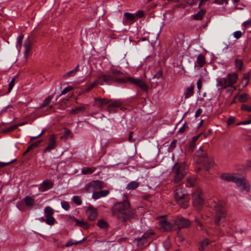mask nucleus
Wrapping results in <instances>:
<instances>
[{
	"label": "nucleus",
	"instance_id": "f257e3e1",
	"mask_svg": "<svg viewBox=\"0 0 251 251\" xmlns=\"http://www.w3.org/2000/svg\"><path fill=\"white\" fill-rule=\"evenodd\" d=\"M130 207V203L128 200L118 202L111 208L112 215L122 223L134 219L136 217L135 210L129 209Z\"/></svg>",
	"mask_w": 251,
	"mask_h": 251
},
{
	"label": "nucleus",
	"instance_id": "f03ea898",
	"mask_svg": "<svg viewBox=\"0 0 251 251\" xmlns=\"http://www.w3.org/2000/svg\"><path fill=\"white\" fill-rule=\"evenodd\" d=\"M221 177L226 181L234 182L241 188V191L249 192L250 190L251 186L249 182L245 177H239L238 174L225 173L221 175Z\"/></svg>",
	"mask_w": 251,
	"mask_h": 251
},
{
	"label": "nucleus",
	"instance_id": "7ed1b4c3",
	"mask_svg": "<svg viewBox=\"0 0 251 251\" xmlns=\"http://www.w3.org/2000/svg\"><path fill=\"white\" fill-rule=\"evenodd\" d=\"M210 206L213 208L215 215L214 216V223L217 226L220 225L224 222L226 217V211L225 208L221 203H217L214 200L210 199L209 201Z\"/></svg>",
	"mask_w": 251,
	"mask_h": 251
},
{
	"label": "nucleus",
	"instance_id": "20e7f679",
	"mask_svg": "<svg viewBox=\"0 0 251 251\" xmlns=\"http://www.w3.org/2000/svg\"><path fill=\"white\" fill-rule=\"evenodd\" d=\"M238 78V75L237 73L228 74L226 77L223 78L222 80L217 79L216 85L217 87L220 86L222 89L230 87L233 88L234 90H236V87L234 86V85L237 83Z\"/></svg>",
	"mask_w": 251,
	"mask_h": 251
},
{
	"label": "nucleus",
	"instance_id": "39448f33",
	"mask_svg": "<svg viewBox=\"0 0 251 251\" xmlns=\"http://www.w3.org/2000/svg\"><path fill=\"white\" fill-rule=\"evenodd\" d=\"M172 170L174 174V182L176 184L180 183L186 175L185 163L180 164L176 162L172 167Z\"/></svg>",
	"mask_w": 251,
	"mask_h": 251
},
{
	"label": "nucleus",
	"instance_id": "423d86ee",
	"mask_svg": "<svg viewBox=\"0 0 251 251\" xmlns=\"http://www.w3.org/2000/svg\"><path fill=\"white\" fill-rule=\"evenodd\" d=\"M154 235V231L149 229L146 231L141 237L134 239L133 242L136 243L138 248H143L148 245L149 241L151 239Z\"/></svg>",
	"mask_w": 251,
	"mask_h": 251
},
{
	"label": "nucleus",
	"instance_id": "0eeeda50",
	"mask_svg": "<svg viewBox=\"0 0 251 251\" xmlns=\"http://www.w3.org/2000/svg\"><path fill=\"white\" fill-rule=\"evenodd\" d=\"M193 203L197 210H200L204 203L202 193L200 189H196L192 194Z\"/></svg>",
	"mask_w": 251,
	"mask_h": 251
},
{
	"label": "nucleus",
	"instance_id": "6e6552de",
	"mask_svg": "<svg viewBox=\"0 0 251 251\" xmlns=\"http://www.w3.org/2000/svg\"><path fill=\"white\" fill-rule=\"evenodd\" d=\"M44 212L46 219L41 217L40 221L42 222H45L49 225H53L55 222V218L52 216L54 214L53 209L50 206H47L44 209Z\"/></svg>",
	"mask_w": 251,
	"mask_h": 251
},
{
	"label": "nucleus",
	"instance_id": "1a4fd4ad",
	"mask_svg": "<svg viewBox=\"0 0 251 251\" xmlns=\"http://www.w3.org/2000/svg\"><path fill=\"white\" fill-rule=\"evenodd\" d=\"M174 224L177 226V228L179 231L183 228H187L191 226V222L187 218H184L181 216H178L176 217L174 220Z\"/></svg>",
	"mask_w": 251,
	"mask_h": 251
},
{
	"label": "nucleus",
	"instance_id": "9d476101",
	"mask_svg": "<svg viewBox=\"0 0 251 251\" xmlns=\"http://www.w3.org/2000/svg\"><path fill=\"white\" fill-rule=\"evenodd\" d=\"M105 187L104 183L100 180H93L85 185V189L88 192L98 191Z\"/></svg>",
	"mask_w": 251,
	"mask_h": 251
},
{
	"label": "nucleus",
	"instance_id": "9b49d317",
	"mask_svg": "<svg viewBox=\"0 0 251 251\" xmlns=\"http://www.w3.org/2000/svg\"><path fill=\"white\" fill-rule=\"evenodd\" d=\"M127 80L130 84L139 87L144 92H147L149 90V86L141 78L128 77Z\"/></svg>",
	"mask_w": 251,
	"mask_h": 251
},
{
	"label": "nucleus",
	"instance_id": "f8f14e48",
	"mask_svg": "<svg viewBox=\"0 0 251 251\" xmlns=\"http://www.w3.org/2000/svg\"><path fill=\"white\" fill-rule=\"evenodd\" d=\"M127 80L130 84L139 87L144 92H147L149 90V86L141 78L128 77Z\"/></svg>",
	"mask_w": 251,
	"mask_h": 251
},
{
	"label": "nucleus",
	"instance_id": "ddd939ff",
	"mask_svg": "<svg viewBox=\"0 0 251 251\" xmlns=\"http://www.w3.org/2000/svg\"><path fill=\"white\" fill-rule=\"evenodd\" d=\"M208 157L207 152L202 148H200L196 151L194 159L196 163L198 164L204 162L205 159Z\"/></svg>",
	"mask_w": 251,
	"mask_h": 251
},
{
	"label": "nucleus",
	"instance_id": "4468645a",
	"mask_svg": "<svg viewBox=\"0 0 251 251\" xmlns=\"http://www.w3.org/2000/svg\"><path fill=\"white\" fill-rule=\"evenodd\" d=\"M56 139V136L54 134H50L49 136L48 144L44 149V152H50L56 148L57 146Z\"/></svg>",
	"mask_w": 251,
	"mask_h": 251
},
{
	"label": "nucleus",
	"instance_id": "2eb2a0df",
	"mask_svg": "<svg viewBox=\"0 0 251 251\" xmlns=\"http://www.w3.org/2000/svg\"><path fill=\"white\" fill-rule=\"evenodd\" d=\"M86 214L90 221H94L96 220L98 215V211L97 208L90 205L86 210Z\"/></svg>",
	"mask_w": 251,
	"mask_h": 251
},
{
	"label": "nucleus",
	"instance_id": "dca6fc26",
	"mask_svg": "<svg viewBox=\"0 0 251 251\" xmlns=\"http://www.w3.org/2000/svg\"><path fill=\"white\" fill-rule=\"evenodd\" d=\"M99 84H111L114 82V76L110 75H104L99 76L98 79Z\"/></svg>",
	"mask_w": 251,
	"mask_h": 251
},
{
	"label": "nucleus",
	"instance_id": "f3484780",
	"mask_svg": "<svg viewBox=\"0 0 251 251\" xmlns=\"http://www.w3.org/2000/svg\"><path fill=\"white\" fill-rule=\"evenodd\" d=\"M68 220L72 223L75 222L76 226L83 227L85 229H87L90 228V225L84 220H77L74 217H70L68 218Z\"/></svg>",
	"mask_w": 251,
	"mask_h": 251
},
{
	"label": "nucleus",
	"instance_id": "a211bd4d",
	"mask_svg": "<svg viewBox=\"0 0 251 251\" xmlns=\"http://www.w3.org/2000/svg\"><path fill=\"white\" fill-rule=\"evenodd\" d=\"M174 197L176 201L180 200L181 198H184L189 196L187 194L186 191L184 189L181 187H177L175 191Z\"/></svg>",
	"mask_w": 251,
	"mask_h": 251
},
{
	"label": "nucleus",
	"instance_id": "6ab92c4d",
	"mask_svg": "<svg viewBox=\"0 0 251 251\" xmlns=\"http://www.w3.org/2000/svg\"><path fill=\"white\" fill-rule=\"evenodd\" d=\"M109 193V191L107 190L95 191L93 193L92 198L94 200H98L100 198L107 196Z\"/></svg>",
	"mask_w": 251,
	"mask_h": 251
},
{
	"label": "nucleus",
	"instance_id": "aec40b11",
	"mask_svg": "<svg viewBox=\"0 0 251 251\" xmlns=\"http://www.w3.org/2000/svg\"><path fill=\"white\" fill-rule=\"evenodd\" d=\"M53 183L47 180H44L40 185V189L42 192L46 191L53 187Z\"/></svg>",
	"mask_w": 251,
	"mask_h": 251
},
{
	"label": "nucleus",
	"instance_id": "412c9836",
	"mask_svg": "<svg viewBox=\"0 0 251 251\" xmlns=\"http://www.w3.org/2000/svg\"><path fill=\"white\" fill-rule=\"evenodd\" d=\"M122 105V102L120 100H115L113 102H110L107 107V110L110 113L113 112V108L120 107Z\"/></svg>",
	"mask_w": 251,
	"mask_h": 251
},
{
	"label": "nucleus",
	"instance_id": "4be33fe9",
	"mask_svg": "<svg viewBox=\"0 0 251 251\" xmlns=\"http://www.w3.org/2000/svg\"><path fill=\"white\" fill-rule=\"evenodd\" d=\"M189 197L181 198L180 200L176 201L177 203L181 207L185 209L189 205Z\"/></svg>",
	"mask_w": 251,
	"mask_h": 251
},
{
	"label": "nucleus",
	"instance_id": "5701e85b",
	"mask_svg": "<svg viewBox=\"0 0 251 251\" xmlns=\"http://www.w3.org/2000/svg\"><path fill=\"white\" fill-rule=\"evenodd\" d=\"M201 164L205 167L206 170L208 171L210 167L214 166V161L212 157L208 156L205 159L204 162L201 163Z\"/></svg>",
	"mask_w": 251,
	"mask_h": 251
},
{
	"label": "nucleus",
	"instance_id": "b1692460",
	"mask_svg": "<svg viewBox=\"0 0 251 251\" xmlns=\"http://www.w3.org/2000/svg\"><path fill=\"white\" fill-rule=\"evenodd\" d=\"M194 88L195 86L193 85H191L189 87H188L185 89V91L184 93V98L185 99H188L191 96H192L194 94Z\"/></svg>",
	"mask_w": 251,
	"mask_h": 251
},
{
	"label": "nucleus",
	"instance_id": "393cba45",
	"mask_svg": "<svg viewBox=\"0 0 251 251\" xmlns=\"http://www.w3.org/2000/svg\"><path fill=\"white\" fill-rule=\"evenodd\" d=\"M198 66L201 68L203 67L206 64L205 57L202 54H200L198 56L196 60Z\"/></svg>",
	"mask_w": 251,
	"mask_h": 251
},
{
	"label": "nucleus",
	"instance_id": "a878e982",
	"mask_svg": "<svg viewBox=\"0 0 251 251\" xmlns=\"http://www.w3.org/2000/svg\"><path fill=\"white\" fill-rule=\"evenodd\" d=\"M95 100L96 102H98L100 107H102L104 105H108L109 103L112 101L111 100L105 99V98H95Z\"/></svg>",
	"mask_w": 251,
	"mask_h": 251
},
{
	"label": "nucleus",
	"instance_id": "bb28decb",
	"mask_svg": "<svg viewBox=\"0 0 251 251\" xmlns=\"http://www.w3.org/2000/svg\"><path fill=\"white\" fill-rule=\"evenodd\" d=\"M24 47L25 48L24 53L25 56L27 58L28 56V53L31 49V44L29 39H27L25 42Z\"/></svg>",
	"mask_w": 251,
	"mask_h": 251
},
{
	"label": "nucleus",
	"instance_id": "cd10ccee",
	"mask_svg": "<svg viewBox=\"0 0 251 251\" xmlns=\"http://www.w3.org/2000/svg\"><path fill=\"white\" fill-rule=\"evenodd\" d=\"M85 110L86 107L84 105H81L72 109L70 111V113L73 115H76L84 111Z\"/></svg>",
	"mask_w": 251,
	"mask_h": 251
},
{
	"label": "nucleus",
	"instance_id": "c85d7f7f",
	"mask_svg": "<svg viewBox=\"0 0 251 251\" xmlns=\"http://www.w3.org/2000/svg\"><path fill=\"white\" fill-rule=\"evenodd\" d=\"M53 99V95H50L48 97H47L42 103L40 104V106H39V108L42 109L47 106H49L51 100Z\"/></svg>",
	"mask_w": 251,
	"mask_h": 251
},
{
	"label": "nucleus",
	"instance_id": "c756f323",
	"mask_svg": "<svg viewBox=\"0 0 251 251\" xmlns=\"http://www.w3.org/2000/svg\"><path fill=\"white\" fill-rule=\"evenodd\" d=\"M160 225L161 226V227L163 228V229L165 231L171 230L172 228L171 224L166 220H163L160 221Z\"/></svg>",
	"mask_w": 251,
	"mask_h": 251
},
{
	"label": "nucleus",
	"instance_id": "7c9ffc66",
	"mask_svg": "<svg viewBox=\"0 0 251 251\" xmlns=\"http://www.w3.org/2000/svg\"><path fill=\"white\" fill-rule=\"evenodd\" d=\"M205 13V10L201 9L198 13L193 15V19L196 20H201Z\"/></svg>",
	"mask_w": 251,
	"mask_h": 251
},
{
	"label": "nucleus",
	"instance_id": "2f4dec72",
	"mask_svg": "<svg viewBox=\"0 0 251 251\" xmlns=\"http://www.w3.org/2000/svg\"><path fill=\"white\" fill-rule=\"evenodd\" d=\"M234 65L237 71L240 72L242 70L243 62L241 59H235L234 60Z\"/></svg>",
	"mask_w": 251,
	"mask_h": 251
},
{
	"label": "nucleus",
	"instance_id": "473e14b6",
	"mask_svg": "<svg viewBox=\"0 0 251 251\" xmlns=\"http://www.w3.org/2000/svg\"><path fill=\"white\" fill-rule=\"evenodd\" d=\"M140 183L137 181H133L129 182L127 186L126 189L127 190H134L136 189L139 186Z\"/></svg>",
	"mask_w": 251,
	"mask_h": 251
},
{
	"label": "nucleus",
	"instance_id": "72a5a7b5",
	"mask_svg": "<svg viewBox=\"0 0 251 251\" xmlns=\"http://www.w3.org/2000/svg\"><path fill=\"white\" fill-rule=\"evenodd\" d=\"M41 142V141H38L36 142V143H33V144H31L30 145H29L27 147V148L26 149L25 151L24 152V155L27 154L29 151H30L32 149L37 147L39 146V145L40 144Z\"/></svg>",
	"mask_w": 251,
	"mask_h": 251
},
{
	"label": "nucleus",
	"instance_id": "f704fd0d",
	"mask_svg": "<svg viewBox=\"0 0 251 251\" xmlns=\"http://www.w3.org/2000/svg\"><path fill=\"white\" fill-rule=\"evenodd\" d=\"M97 226L100 228L102 229L107 228L109 225L108 223L103 219H101L98 221Z\"/></svg>",
	"mask_w": 251,
	"mask_h": 251
},
{
	"label": "nucleus",
	"instance_id": "c9c22d12",
	"mask_svg": "<svg viewBox=\"0 0 251 251\" xmlns=\"http://www.w3.org/2000/svg\"><path fill=\"white\" fill-rule=\"evenodd\" d=\"M25 203L28 206H31L34 203V200L30 196H26L24 200Z\"/></svg>",
	"mask_w": 251,
	"mask_h": 251
},
{
	"label": "nucleus",
	"instance_id": "e433bc0d",
	"mask_svg": "<svg viewBox=\"0 0 251 251\" xmlns=\"http://www.w3.org/2000/svg\"><path fill=\"white\" fill-rule=\"evenodd\" d=\"M124 16L126 18V20L129 21L134 22L135 21V16L134 14L126 12L124 14Z\"/></svg>",
	"mask_w": 251,
	"mask_h": 251
},
{
	"label": "nucleus",
	"instance_id": "4c0bfd02",
	"mask_svg": "<svg viewBox=\"0 0 251 251\" xmlns=\"http://www.w3.org/2000/svg\"><path fill=\"white\" fill-rule=\"evenodd\" d=\"M95 170L94 168L89 167H84L82 169V173L84 175L91 174Z\"/></svg>",
	"mask_w": 251,
	"mask_h": 251
},
{
	"label": "nucleus",
	"instance_id": "58836bf2",
	"mask_svg": "<svg viewBox=\"0 0 251 251\" xmlns=\"http://www.w3.org/2000/svg\"><path fill=\"white\" fill-rule=\"evenodd\" d=\"M128 77L126 78H118L114 77V82H117L119 84H123L126 82H128V80H127Z\"/></svg>",
	"mask_w": 251,
	"mask_h": 251
},
{
	"label": "nucleus",
	"instance_id": "ea45409f",
	"mask_svg": "<svg viewBox=\"0 0 251 251\" xmlns=\"http://www.w3.org/2000/svg\"><path fill=\"white\" fill-rule=\"evenodd\" d=\"M251 74L250 73H244L243 74V81L246 80L245 87H246L249 83L250 79Z\"/></svg>",
	"mask_w": 251,
	"mask_h": 251
},
{
	"label": "nucleus",
	"instance_id": "a19ab883",
	"mask_svg": "<svg viewBox=\"0 0 251 251\" xmlns=\"http://www.w3.org/2000/svg\"><path fill=\"white\" fill-rule=\"evenodd\" d=\"M73 201L77 205H80L82 204V200L81 198L78 196H75L72 198Z\"/></svg>",
	"mask_w": 251,
	"mask_h": 251
},
{
	"label": "nucleus",
	"instance_id": "79ce46f5",
	"mask_svg": "<svg viewBox=\"0 0 251 251\" xmlns=\"http://www.w3.org/2000/svg\"><path fill=\"white\" fill-rule=\"evenodd\" d=\"M248 95L246 94H243L239 96V101L240 102H245L248 100Z\"/></svg>",
	"mask_w": 251,
	"mask_h": 251
},
{
	"label": "nucleus",
	"instance_id": "37998d69",
	"mask_svg": "<svg viewBox=\"0 0 251 251\" xmlns=\"http://www.w3.org/2000/svg\"><path fill=\"white\" fill-rule=\"evenodd\" d=\"M209 244V240L208 239H205L203 241L201 242V246L200 248H199V250H202L208 246V245Z\"/></svg>",
	"mask_w": 251,
	"mask_h": 251
},
{
	"label": "nucleus",
	"instance_id": "c03bdc74",
	"mask_svg": "<svg viewBox=\"0 0 251 251\" xmlns=\"http://www.w3.org/2000/svg\"><path fill=\"white\" fill-rule=\"evenodd\" d=\"M13 106L12 105H8L5 107H4L3 109H2L0 112V113L1 114L7 112V110L8 109H9V111L10 112H13V110L12 109H13Z\"/></svg>",
	"mask_w": 251,
	"mask_h": 251
},
{
	"label": "nucleus",
	"instance_id": "a18cd8bd",
	"mask_svg": "<svg viewBox=\"0 0 251 251\" xmlns=\"http://www.w3.org/2000/svg\"><path fill=\"white\" fill-rule=\"evenodd\" d=\"M85 239H86V238H84L82 240H80L79 241L75 242H73V240H70L66 244V246L69 247V246H72L75 244V245L81 243L82 241H84Z\"/></svg>",
	"mask_w": 251,
	"mask_h": 251
},
{
	"label": "nucleus",
	"instance_id": "49530a36",
	"mask_svg": "<svg viewBox=\"0 0 251 251\" xmlns=\"http://www.w3.org/2000/svg\"><path fill=\"white\" fill-rule=\"evenodd\" d=\"M110 71L112 74L115 75H117L118 76H120L123 75V73L122 72L114 68H111Z\"/></svg>",
	"mask_w": 251,
	"mask_h": 251
},
{
	"label": "nucleus",
	"instance_id": "de8ad7c7",
	"mask_svg": "<svg viewBox=\"0 0 251 251\" xmlns=\"http://www.w3.org/2000/svg\"><path fill=\"white\" fill-rule=\"evenodd\" d=\"M194 222L196 223L197 226L200 227L201 230H203L204 229L203 225L196 216L195 217Z\"/></svg>",
	"mask_w": 251,
	"mask_h": 251
},
{
	"label": "nucleus",
	"instance_id": "09e8293b",
	"mask_svg": "<svg viewBox=\"0 0 251 251\" xmlns=\"http://www.w3.org/2000/svg\"><path fill=\"white\" fill-rule=\"evenodd\" d=\"M241 109L243 111L251 112V106L246 104H242L241 106Z\"/></svg>",
	"mask_w": 251,
	"mask_h": 251
},
{
	"label": "nucleus",
	"instance_id": "8fccbe9b",
	"mask_svg": "<svg viewBox=\"0 0 251 251\" xmlns=\"http://www.w3.org/2000/svg\"><path fill=\"white\" fill-rule=\"evenodd\" d=\"M62 207L65 210L69 209L70 206L69 203L66 201H62L61 203Z\"/></svg>",
	"mask_w": 251,
	"mask_h": 251
},
{
	"label": "nucleus",
	"instance_id": "3c124183",
	"mask_svg": "<svg viewBox=\"0 0 251 251\" xmlns=\"http://www.w3.org/2000/svg\"><path fill=\"white\" fill-rule=\"evenodd\" d=\"M98 80H96L93 83L90 84L87 88H86V91H89L92 89L95 86H96L97 84H98Z\"/></svg>",
	"mask_w": 251,
	"mask_h": 251
},
{
	"label": "nucleus",
	"instance_id": "603ef678",
	"mask_svg": "<svg viewBox=\"0 0 251 251\" xmlns=\"http://www.w3.org/2000/svg\"><path fill=\"white\" fill-rule=\"evenodd\" d=\"M15 78H13L9 84L8 93H10L14 87Z\"/></svg>",
	"mask_w": 251,
	"mask_h": 251
},
{
	"label": "nucleus",
	"instance_id": "864d4df0",
	"mask_svg": "<svg viewBox=\"0 0 251 251\" xmlns=\"http://www.w3.org/2000/svg\"><path fill=\"white\" fill-rule=\"evenodd\" d=\"M235 121V118L232 117V116H230L227 121H226V124H227V126H230L232 124H233Z\"/></svg>",
	"mask_w": 251,
	"mask_h": 251
},
{
	"label": "nucleus",
	"instance_id": "5fc2aeb1",
	"mask_svg": "<svg viewBox=\"0 0 251 251\" xmlns=\"http://www.w3.org/2000/svg\"><path fill=\"white\" fill-rule=\"evenodd\" d=\"M73 87L70 86L65 87L61 92V95H65L73 89Z\"/></svg>",
	"mask_w": 251,
	"mask_h": 251
},
{
	"label": "nucleus",
	"instance_id": "6e6d98bb",
	"mask_svg": "<svg viewBox=\"0 0 251 251\" xmlns=\"http://www.w3.org/2000/svg\"><path fill=\"white\" fill-rule=\"evenodd\" d=\"M163 77V72L161 70L158 71L156 74L154 75V78H162Z\"/></svg>",
	"mask_w": 251,
	"mask_h": 251
},
{
	"label": "nucleus",
	"instance_id": "4d7b16f0",
	"mask_svg": "<svg viewBox=\"0 0 251 251\" xmlns=\"http://www.w3.org/2000/svg\"><path fill=\"white\" fill-rule=\"evenodd\" d=\"M144 15V12L143 10H139L135 13V17L138 18H142Z\"/></svg>",
	"mask_w": 251,
	"mask_h": 251
},
{
	"label": "nucleus",
	"instance_id": "13d9d810",
	"mask_svg": "<svg viewBox=\"0 0 251 251\" xmlns=\"http://www.w3.org/2000/svg\"><path fill=\"white\" fill-rule=\"evenodd\" d=\"M242 35V33L240 31H236L233 33V36L236 39H239Z\"/></svg>",
	"mask_w": 251,
	"mask_h": 251
},
{
	"label": "nucleus",
	"instance_id": "bf43d9fd",
	"mask_svg": "<svg viewBox=\"0 0 251 251\" xmlns=\"http://www.w3.org/2000/svg\"><path fill=\"white\" fill-rule=\"evenodd\" d=\"M177 141L176 139H174L172 142L171 143V144L169 146V149L170 150H174L176 147V144Z\"/></svg>",
	"mask_w": 251,
	"mask_h": 251
},
{
	"label": "nucleus",
	"instance_id": "052dcab7",
	"mask_svg": "<svg viewBox=\"0 0 251 251\" xmlns=\"http://www.w3.org/2000/svg\"><path fill=\"white\" fill-rule=\"evenodd\" d=\"M186 125V122H185L183 124V126L180 128H179V129L178 130V131H177L178 134H182L184 132V131L185 130Z\"/></svg>",
	"mask_w": 251,
	"mask_h": 251
},
{
	"label": "nucleus",
	"instance_id": "680f3d73",
	"mask_svg": "<svg viewBox=\"0 0 251 251\" xmlns=\"http://www.w3.org/2000/svg\"><path fill=\"white\" fill-rule=\"evenodd\" d=\"M15 160H16V159H14L10 162H6V163L0 162V168H2V167H5L6 165H9V164L12 163L13 162H14Z\"/></svg>",
	"mask_w": 251,
	"mask_h": 251
},
{
	"label": "nucleus",
	"instance_id": "e2e57ef3",
	"mask_svg": "<svg viewBox=\"0 0 251 251\" xmlns=\"http://www.w3.org/2000/svg\"><path fill=\"white\" fill-rule=\"evenodd\" d=\"M75 74V73L74 72V71L73 70L72 71H70L68 72L64 76V77H71L72 76H74Z\"/></svg>",
	"mask_w": 251,
	"mask_h": 251
},
{
	"label": "nucleus",
	"instance_id": "0e129e2a",
	"mask_svg": "<svg viewBox=\"0 0 251 251\" xmlns=\"http://www.w3.org/2000/svg\"><path fill=\"white\" fill-rule=\"evenodd\" d=\"M243 25L246 28L249 26H251V19L246 21L243 23Z\"/></svg>",
	"mask_w": 251,
	"mask_h": 251
},
{
	"label": "nucleus",
	"instance_id": "69168bd1",
	"mask_svg": "<svg viewBox=\"0 0 251 251\" xmlns=\"http://www.w3.org/2000/svg\"><path fill=\"white\" fill-rule=\"evenodd\" d=\"M17 128V126L16 125L11 126L5 129V131L9 132L13 131Z\"/></svg>",
	"mask_w": 251,
	"mask_h": 251
},
{
	"label": "nucleus",
	"instance_id": "338daca9",
	"mask_svg": "<svg viewBox=\"0 0 251 251\" xmlns=\"http://www.w3.org/2000/svg\"><path fill=\"white\" fill-rule=\"evenodd\" d=\"M24 38V35H20L19 36L18 38V41L17 42V45H19L20 46H21L22 40Z\"/></svg>",
	"mask_w": 251,
	"mask_h": 251
},
{
	"label": "nucleus",
	"instance_id": "774afa93",
	"mask_svg": "<svg viewBox=\"0 0 251 251\" xmlns=\"http://www.w3.org/2000/svg\"><path fill=\"white\" fill-rule=\"evenodd\" d=\"M202 110L201 108H199L196 112L195 117L196 118L199 117L200 115L202 113Z\"/></svg>",
	"mask_w": 251,
	"mask_h": 251
}]
</instances>
